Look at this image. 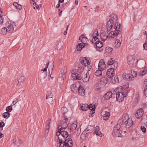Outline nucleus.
<instances>
[{
	"label": "nucleus",
	"mask_w": 147,
	"mask_h": 147,
	"mask_svg": "<svg viewBox=\"0 0 147 147\" xmlns=\"http://www.w3.org/2000/svg\"><path fill=\"white\" fill-rule=\"evenodd\" d=\"M12 107L10 106H7L6 108V111L8 113L12 111Z\"/></svg>",
	"instance_id": "obj_51"
},
{
	"label": "nucleus",
	"mask_w": 147,
	"mask_h": 147,
	"mask_svg": "<svg viewBox=\"0 0 147 147\" xmlns=\"http://www.w3.org/2000/svg\"><path fill=\"white\" fill-rule=\"evenodd\" d=\"M116 99L119 102L124 100L123 93L122 92H117L116 94Z\"/></svg>",
	"instance_id": "obj_9"
},
{
	"label": "nucleus",
	"mask_w": 147,
	"mask_h": 147,
	"mask_svg": "<svg viewBox=\"0 0 147 147\" xmlns=\"http://www.w3.org/2000/svg\"><path fill=\"white\" fill-rule=\"evenodd\" d=\"M92 42L93 43L96 44V47L97 48H98L99 49H100L103 46V44L101 41H99V38H96V41Z\"/></svg>",
	"instance_id": "obj_17"
},
{
	"label": "nucleus",
	"mask_w": 147,
	"mask_h": 147,
	"mask_svg": "<svg viewBox=\"0 0 147 147\" xmlns=\"http://www.w3.org/2000/svg\"><path fill=\"white\" fill-rule=\"evenodd\" d=\"M108 82L107 78V77H103L101 78L100 81V84L102 86H105Z\"/></svg>",
	"instance_id": "obj_20"
},
{
	"label": "nucleus",
	"mask_w": 147,
	"mask_h": 147,
	"mask_svg": "<svg viewBox=\"0 0 147 147\" xmlns=\"http://www.w3.org/2000/svg\"><path fill=\"white\" fill-rule=\"evenodd\" d=\"M67 67L65 66L63 67L60 71V74L63 75V77H65L66 73L67 72Z\"/></svg>",
	"instance_id": "obj_26"
},
{
	"label": "nucleus",
	"mask_w": 147,
	"mask_h": 147,
	"mask_svg": "<svg viewBox=\"0 0 147 147\" xmlns=\"http://www.w3.org/2000/svg\"><path fill=\"white\" fill-rule=\"evenodd\" d=\"M117 19V16L116 15L113 16V17L109 19L106 24V29L108 32H110L112 29L113 24L114 21H116Z\"/></svg>",
	"instance_id": "obj_5"
},
{
	"label": "nucleus",
	"mask_w": 147,
	"mask_h": 147,
	"mask_svg": "<svg viewBox=\"0 0 147 147\" xmlns=\"http://www.w3.org/2000/svg\"><path fill=\"white\" fill-rule=\"evenodd\" d=\"M90 76L89 72H87L84 76L82 77V78L83 82L85 83L88 82L89 80Z\"/></svg>",
	"instance_id": "obj_15"
},
{
	"label": "nucleus",
	"mask_w": 147,
	"mask_h": 147,
	"mask_svg": "<svg viewBox=\"0 0 147 147\" xmlns=\"http://www.w3.org/2000/svg\"><path fill=\"white\" fill-rule=\"evenodd\" d=\"M94 129V127L93 126H89L86 130V134H88L89 133H91L93 131Z\"/></svg>",
	"instance_id": "obj_25"
},
{
	"label": "nucleus",
	"mask_w": 147,
	"mask_h": 147,
	"mask_svg": "<svg viewBox=\"0 0 147 147\" xmlns=\"http://www.w3.org/2000/svg\"><path fill=\"white\" fill-rule=\"evenodd\" d=\"M110 78H111L110 81L112 83L115 84L118 82L119 80L118 77H114V76H113V77H111Z\"/></svg>",
	"instance_id": "obj_29"
},
{
	"label": "nucleus",
	"mask_w": 147,
	"mask_h": 147,
	"mask_svg": "<svg viewBox=\"0 0 147 147\" xmlns=\"http://www.w3.org/2000/svg\"><path fill=\"white\" fill-rule=\"evenodd\" d=\"M143 47L144 49H147V44L146 41L145 42L144 44H143Z\"/></svg>",
	"instance_id": "obj_59"
},
{
	"label": "nucleus",
	"mask_w": 147,
	"mask_h": 147,
	"mask_svg": "<svg viewBox=\"0 0 147 147\" xmlns=\"http://www.w3.org/2000/svg\"><path fill=\"white\" fill-rule=\"evenodd\" d=\"M57 128L58 129V131L57 132L56 135L58 136L57 140L59 143H60V147H72L73 141L72 140H68V139H65V140L63 141L62 139H59L60 137L59 136L61 135V130L58 127H57Z\"/></svg>",
	"instance_id": "obj_2"
},
{
	"label": "nucleus",
	"mask_w": 147,
	"mask_h": 147,
	"mask_svg": "<svg viewBox=\"0 0 147 147\" xmlns=\"http://www.w3.org/2000/svg\"><path fill=\"white\" fill-rule=\"evenodd\" d=\"M86 131L85 130L81 135V138L82 140L85 139L86 137Z\"/></svg>",
	"instance_id": "obj_45"
},
{
	"label": "nucleus",
	"mask_w": 147,
	"mask_h": 147,
	"mask_svg": "<svg viewBox=\"0 0 147 147\" xmlns=\"http://www.w3.org/2000/svg\"><path fill=\"white\" fill-rule=\"evenodd\" d=\"M78 87L76 84H74L71 86V89L72 92L74 93L77 92Z\"/></svg>",
	"instance_id": "obj_23"
},
{
	"label": "nucleus",
	"mask_w": 147,
	"mask_h": 147,
	"mask_svg": "<svg viewBox=\"0 0 147 147\" xmlns=\"http://www.w3.org/2000/svg\"><path fill=\"white\" fill-rule=\"evenodd\" d=\"M61 112L62 114H65L67 112V109L65 107H62L61 109Z\"/></svg>",
	"instance_id": "obj_38"
},
{
	"label": "nucleus",
	"mask_w": 147,
	"mask_h": 147,
	"mask_svg": "<svg viewBox=\"0 0 147 147\" xmlns=\"http://www.w3.org/2000/svg\"><path fill=\"white\" fill-rule=\"evenodd\" d=\"M113 67H112V68H113L114 70L115 69H116L118 67V63L117 62H116V61H114V63H113Z\"/></svg>",
	"instance_id": "obj_47"
},
{
	"label": "nucleus",
	"mask_w": 147,
	"mask_h": 147,
	"mask_svg": "<svg viewBox=\"0 0 147 147\" xmlns=\"http://www.w3.org/2000/svg\"><path fill=\"white\" fill-rule=\"evenodd\" d=\"M53 97V95L52 92H48L46 95V98H48Z\"/></svg>",
	"instance_id": "obj_52"
},
{
	"label": "nucleus",
	"mask_w": 147,
	"mask_h": 147,
	"mask_svg": "<svg viewBox=\"0 0 147 147\" xmlns=\"http://www.w3.org/2000/svg\"><path fill=\"white\" fill-rule=\"evenodd\" d=\"M144 113V111L142 108H140L138 109L136 114V117L138 119L142 117Z\"/></svg>",
	"instance_id": "obj_11"
},
{
	"label": "nucleus",
	"mask_w": 147,
	"mask_h": 147,
	"mask_svg": "<svg viewBox=\"0 0 147 147\" xmlns=\"http://www.w3.org/2000/svg\"><path fill=\"white\" fill-rule=\"evenodd\" d=\"M80 61L81 64L83 65L86 66L89 65L90 64L89 60H87L86 57H81L80 59Z\"/></svg>",
	"instance_id": "obj_10"
},
{
	"label": "nucleus",
	"mask_w": 147,
	"mask_h": 147,
	"mask_svg": "<svg viewBox=\"0 0 147 147\" xmlns=\"http://www.w3.org/2000/svg\"><path fill=\"white\" fill-rule=\"evenodd\" d=\"M10 115V114L9 113H8L7 112H5L3 113V116L4 118L6 119L8 118Z\"/></svg>",
	"instance_id": "obj_42"
},
{
	"label": "nucleus",
	"mask_w": 147,
	"mask_h": 147,
	"mask_svg": "<svg viewBox=\"0 0 147 147\" xmlns=\"http://www.w3.org/2000/svg\"><path fill=\"white\" fill-rule=\"evenodd\" d=\"M7 32V28L4 27L2 29L0 33L1 34L3 35H5L6 34Z\"/></svg>",
	"instance_id": "obj_39"
},
{
	"label": "nucleus",
	"mask_w": 147,
	"mask_h": 147,
	"mask_svg": "<svg viewBox=\"0 0 147 147\" xmlns=\"http://www.w3.org/2000/svg\"><path fill=\"white\" fill-rule=\"evenodd\" d=\"M86 38L84 35H82L80 36L79 39L82 41V43H84V42H85V40H86Z\"/></svg>",
	"instance_id": "obj_37"
},
{
	"label": "nucleus",
	"mask_w": 147,
	"mask_h": 147,
	"mask_svg": "<svg viewBox=\"0 0 147 147\" xmlns=\"http://www.w3.org/2000/svg\"><path fill=\"white\" fill-rule=\"evenodd\" d=\"M63 45V42L62 41H60L57 44L58 49V46H60L61 47H62Z\"/></svg>",
	"instance_id": "obj_54"
},
{
	"label": "nucleus",
	"mask_w": 147,
	"mask_h": 147,
	"mask_svg": "<svg viewBox=\"0 0 147 147\" xmlns=\"http://www.w3.org/2000/svg\"><path fill=\"white\" fill-rule=\"evenodd\" d=\"M123 77L125 80L129 81L133 80V78H131V74H128L125 73L123 75Z\"/></svg>",
	"instance_id": "obj_12"
},
{
	"label": "nucleus",
	"mask_w": 147,
	"mask_h": 147,
	"mask_svg": "<svg viewBox=\"0 0 147 147\" xmlns=\"http://www.w3.org/2000/svg\"><path fill=\"white\" fill-rule=\"evenodd\" d=\"M106 75L108 77L111 78L115 75L114 69L113 68L109 69L107 72Z\"/></svg>",
	"instance_id": "obj_8"
},
{
	"label": "nucleus",
	"mask_w": 147,
	"mask_h": 147,
	"mask_svg": "<svg viewBox=\"0 0 147 147\" xmlns=\"http://www.w3.org/2000/svg\"><path fill=\"white\" fill-rule=\"evenodd\" d=\"M141 129L143 133H145L146 131V129L144 126H141Z\"/></svg>",
	"instance_id": "obj_55"
},
{
	"label": "nucleus",
	"mask_w": 147,
	"mask_h": 147,
	"mask_svg": "<svg viewBox=\"0 0 147 147\" xmlns=\"http://www.w3.org/2000/svg\"><path fill=\"white\" fill-rule=\"evenodd\" d=\"M4 20L3 16H0V24H3Z\"/></svg>",
	"instance_id": "obj_60"
},
{
	"label": "nucleus",
	"mask_w": 147,
	"mask_h": 147,
	"mask_svg": "<svg viewBox=\"0 0 147 147\" xmlns=\"http://www.w3.org/2000/svg\"><path fill=\"white\" fill-rule=\"evenodd\" d=\"M147 73V67H145L143 70L140 72L139 75L140 76H142L146 75Z\"/></svg>",
	"instance_id": "obj_31"
},
{
	"label": "nucleus",
	"mask_w": 147,
	"mask_h": 147,
	"mask_svg": "<svg viewBox=\"0 0 147 147\" xmlns=\"http://www.w3.org/2000/svg\"><path fill=\"white\" fill-rule=\"evenodd\" d=\"M115 46L116 48H119L121 46V42L119 40H117L115 42Z\"/></svg>",
	"instance_id": "obj_35"
},
{
	"label": "nucleus",
	"mask_w": 147,
	"mask_h": 147,
	"mask_svg": "<svg viewBox=\"0 0 147 147\" xmlns=\"http://www.w3.org/2000/svg\"><path fill=\"white\" fill-rule=\"evenodd\" d=\"M78 69L73 70L72 72V77L74 80H80L82 79L81 75L80 74L83 71L84 68L79 66Z\"/></svg>",
	"instance_id": "obj_4"
},
{
	"label": "nucleus",
	"mask_w": 147,
	"mask_h": 147,
	"mask_svg": "<svg viewBox=\"0 0 147 147\" xmlns=\"http://www.w3.org/2000/svg\"><path fill=\"white\" fill-rule=\"evenodd\" d=\"M77 127V125L75 123H73L69 127V128L71 131H73Z\"/></svg>",
	"instance_id": "obj_40"
},
{
	"label": "nucleus",
	"mask_w": 147,
	"mask_h": 147,
	"mask_svg": "<svg viewBox=\"0 0 147 147\" xmlns=\"http://www.w3.org/2000/svg\"><path fill=\"white\" fill-rule=\"evenodd\" d=\"M144 94L146 97H147V86H146L144 89Z\"/></svg>",
	"instance_id": "obj_58"
},
{
	"label": "nucleus",
	"mask_w": 147,
	"mask_h": 147,
	"mask_svg": "<svg viewBox=\"0 0 147 147\" xmlns=\"http://www.w3.org/2000/svg\"><path fill=\"white\" fill-rule=\"evenodd\" d=\"M121 24L119 22H116L115 24V28L116 30L113 31H111L108 34V32H104L100 34V37L102 41H105L107 40L108 37H114L115 36L121 34L122 29L121 28Z\"/></svg>",
	"instance_id": "obj_1"
},
{
	"label": "nucleus",
	"mask_w": 147,
	"mask_h": 147,
	"mask_svg": "<svg viewBox=\"0 0 147 147\" xmlns=\"http://www.w3.org/2000/svg\"><path fill=\"white\" fill-rule=\"evenodd\" d=\"M13 5L15 6L16 8L17 9L21 10L22 8V6L20 4H19L17 3V2H14L13 4Z\"/></svg>",
	"instance_id": "obj_33"
},
{
	"label": "nucleus",
	"mask_w": 147,
	"mask_h": 147,
	"mask_svg": "<svg viewBox=\"0 0 147 147\" xmlns=\"http://www.w3.org/2000/svg\"><path fill=\"white\" fill-rule=\"evenodd\" d=\"M49 64V61H48V62L47 63V65L45 67V68L41 70V71H43L46 72L47 70V68H48V66Z\"/></svg>",
	"instance_id": "obj_53"
},
{
	"label": "nucleus",
	"mask_w": 147,
	"mask_h": 147,
	"mask_svg": "<svg viewBox=\"0 0 147 147\" xmlns=\"http://www.w3.org/2000/svg\"><path fill=\"white\" fill-rule=\"evenodd\" d=\"M115 129H116L115 128ZM121 130H117L115 129L113 130V135L114 136L116 137H121L122 135L121 134Z\"/></svg>",
	"instance_id": "obj_18"
},
{
	"label": "nucleus",
	"mask_w": 147,
	"mask_h": 147,
	"mask_svg": "<svg viewBox=\"0 0 147 147\" xmlns=\"http://www.w3.org/2000/svg\"><path fill=\"white\" fill-rule=\"evenodd\" d=\"M101 115L103 117L104 120H107L109 116L110 113L109 112L103 111L101 112Z\"/></svg>",
	"instance_id": "obj_13"
},
{
	"label": "nucleus",
	"mask_w": 147,
	"mask_h": 147,
	"mask_svg": "<svg viewBox=\"0 0 147 147\" xmlns=\"http://www.w3.org/2000/svg\"><path fill=\"white\" fill-rule=\"evenodd\" d=\"M49 130H45V137H47L48 136V133L49 132Z\"/></svg>",
	"instance_id": "obj_64"
},
{
	"label": "nucleus",
	"mask_w": 147,
	"mask_h": 147,
	"mask_svg": "<svg viewBox=\"0 0 147 147\" xmlns=\"http://www.w3.org/2000/svg\"><path fill=\"white\" fill-rule=\"evenodd\" d=\"M88 109H89L91 111H92V113H94L96 107L95 105L93 104H91V105H88Z\"/></svg>",
	"instance_id": "obj_28"
},
{
	"label": "nucleus",
	"mask_w": 147,
	"mask_h": 147,
	"mask_svg": "<svg viewBox=\"0 0 147 147\" xmlns=\"http://www.w3.org/2000/svg\"><path fill=\"white\" fill-rule=\"evenodd\" d=\"M78 91L79 94L82 96H84L85 94V90L83 86L80 85L78 88Z\"/></svg>",
	"instance_id": "obj_14"
},
{
	"label": "nucleus",
	"mask_w": 147,
	"mask_h": 147,
	"mask_svg": "<svg viewBox=\"0 0 147 147\" xmlns=\"http://www.w3.org/2000/svg\"><path fill=\"white\" fill-rule=\"evenodd\" d=\"M85 46V43H81L78 44L77 45L76 47V49L77 51H80L82 50L83 48Z\"/></svg>",
	"instance_id": "obj_22"
},
{
	"label": "nucleus",
	"mask_w": 147,
	"mask_h": 147,
	"mask_svg": "<svg viewBox=\"0 0 147 147\" xmlns=\"http://www.w3.org/2000/svg\"><path fill=\"white\" fill-rule=\"evenodd\" d=\"M62 11H63L62 9H59V16H61V13L62 12Z\"/></svg>",
	"instance_id": "obj_63"
},
{
	"label": "nucleus",
	"mask_w": 147,
	"mask_h": 147,
	"mask_svg": "<svg viewBox=\"0 0 147 147\" xmlns=\"http://www.w3.org/2000/svg\"><path fill=\"white\" fill-rule=\"evenodd\" d=\"M98 66L99 69H101L102 70H103L105 68V64L103 59H101L100 61Z\"/></svg>",
	"instance_id": "obj_16"
},
{
	"label": "nucleus",
	"mask_w": 147,
	"mask_h": 147,
	"mask_svg": "<svg viewBox=\"0 0 147 147\" xmlns=\"http://www.w3.org/2000/svg\"><path fill=\"white\" fill-rule=\"evenodd\" d=\"M112 93L111 91H108L103 96L104 100H108L112 97Z\"/></svg>",
	"instance_id": "obj_19"
},
{
	"label": "nucleus",
	"mask_w": 147,
	"mask_h": 147,
	"mask_svg": "<svg viewBox=\"0 0 147 147\" xmlns=\"http://www.w3.org/2000/svg\"><path fill=\"white\" fill-rule=\"evenodd\" d=\"M121 127V125H120L119 124H117L116 125L115 127H114L113 130H115V128L116 130H120V129Z\"/></svg>",
	"instance_id": "obj_49"
},
{
	"label": "nucleus",
	"mask_w": 147,
	"mask_h": 147,
	"mask_svg": "<svg viewBox=\"0 0 147 147\" xmlns=\"http://www.w3.org/2000/svg\"><path fill=\"white\" fill-rule=\"evenodd\" d=\"M114 60H113V58H111L109 60L107 63V64L109 65H111L113 64L114 63Z\"/></svg>",
	"instance_id": "obj_48"
},
{
	"label": "nucleus",
	"mask_w": 147,
	"mask_h": 147,
	"mask_svg": "<svg viewBox=\"0 0 147 147\" xmlns=\"http://www.w3.org/2000/svg\"><path fill=\"white\" fill-rule=\"evenodd\" d=\"M47 100V102L50 103H52L53 102V97H51L48 98L47 99H46Z\"/></svg>",
	"instance_id": "obj_50"
},
{
	"label": "nucleus",
	"mask_w": 147,
	"mask_h": 147,
	"mask_svg": "<svg viewBox=\"0 0 147 147\" xmlns=\"http://www.w3.org/2000/svg\"><path fill=\"white\" fill-rule=\"evenodd\" d=\"M13 141L14 144L17 145H19L20 144L22 143L21 141L18 138L14 139Z\"/></svg>",
	"instance_id": "obj_36"
},
{
	"label": "nucleus",
	"mask_w": 147,
	"mask_h": 147,
	"mask_svg": "<svg viewBox=\"0 0 147 147\" xmlns=\"http://www.w3.org/2000/svg\"><path fill=\"white\" fill-rule=\"evenodd\" d=\"M81 129L80 128H78L74 133V134L76 136H78L80 133Z\"/></svg>",
	"instance_id": "obj_41"
},
{
	"label": "nucleus",
	"mask_w": 147,
	"mask_h": 147,
	"mask_svg": "<svg viewBox=\"0 0 147 147\" xmlns=\"http://www.w3.org/2000/svg\"><path fill=\"white\" fill-rule=\"evenodd\" d=\"M105 51L107 53H110L112 51L113 49L109 47H107L105 49Z\"/></svg>",
	"instance_id": "obj_46"
},
{
	"label": "nucleus",
	"mask_w": 147,
	"mask_h": 147,
	"mask_svg": "<svg viewBox=\"0 0 147 147\" xmlns=\"http://www.w3.org/2000/svg\"><path fill=\"white\" fill-rule=\"evenodd\" d=\"M100 130V127L98 126H96V127L95 131L94 132V134H96V132Z\"/></svg>",
	"instance_id": "obj_56"
},
{
	"label": "nucleus",
	"mask_w": 147,
	"mask_h": 147,
	"mask_svg": "<svg viewBox=\"0 0 147 147\" xmlns=\"http://www.w3.org/2000/svg\"><path fill=\"white\" fill-rule=\"evenodd\" d=\"M131 78H133V80L135 77H136L137 76V71H131Z\"/></svg>",
	"instance_id": "obj_43"
},
{
	"label": "nucleus",
	"mask_w": 147,
	"mask_h": 147,
	"mask_svg": "<svg viewBox=\"0 0 147 147\" xmlns=\"http://www.w3.org/2000/svg\"><path fill=\"white\" fill-rule=\"evenodd\" d=\"M48 74H47V73H46V74L44 75L43 76H42V77L43 78L45 79L47 77H48V78H49V75H48Z\"/></svg>",
	"instance_id": "obj_62"
},
{
	"label": "nucleus",
	"mask_w": 147,
	"mask_h": 147,
	"mask_svg": "<svg viewBox=\"0 0 147 147\" xmlns=\"http://www.w3.org/2000/svg\"><path fill=\"white\" fill-rule=\"evenodd\" d=\"M63 117L64 119L63 120L60 121V122L58 123V127L61 130L63 129L66 128L67 127L68 124L67 123V121L68 119L67 117L65 116V115H63Z\"/></svg>",
	"instance_id": "obj_7"
},
{
	"label": "nucleus",
	"mask_w": 147,
	"mask_h": 147,
	"mask_svg": "<svg viewBox=\"0 0 147 147\" xmlns=\"http://www.w3.org/2000/svg\"><path fill=\"white\" fill-rule=\"evenodd\" d=\"M25 79V78L24 76L22 75L20 76L18 78V85L20 86L22 83Z\"/></svg>",
	"instance_id": "obj_21"
},
{
	"label": "nucleus",
	"mask_w": 147,
	"mask_h": 147,
	"mask_svg": "<svg viewBox=\"0 0 147 147\" xmlns=\"http://www.w3.org/2000/svg\"><path fill=\"white\" fill-rule=\"evenodd\" d=\"M88 105L87 104H83L81 105V109L82 111H86L88 109Z\"/></svg>",
	"instance_id": "obj_30"
},
{
	"label": "nucleus",
	"mask_w": 147,
	"mask_h": 147,
	"mask_svg": "<svg viewBox=\"0 0 147 147\" xmlns=\"http://www.w3.org/2000/svg\"><path fill=\"white\" fill-rule=\"evenodd\" d=\"M102 70L101 69H99L98 70L96 71L95 73V75L97 77H99L102 75Z\"/></svg>",
	"instance_id": "obj_34"
},
{
	"label": "nucleus",
	"mask_w": 147,
	"mask_h": 147,
	"mask_svg": "<svg viewBox=\"0 0 147 147\" xmlns=\"http://www.w3.org/2000/svg\"><path fill=\"white\" fill-rule=\"evenodd\" d=\"M96 135L99 136L101 137L102 136V134L99 130L98 131H97L96 133Z\"/></svg>",
	"instance_id": "obj_57"
},
{
	"label": "nucleus",
	"mask_w": 147,
	"mask_h": 147,
	"mask_svg": "<svg viewBox=\"0 0 147 147\" xmlns=\"http://www.w3.org/2000/svg\"><path fill=\"white\" fill-rule=\"evenodd\" d=\"M30 3L33 5L35 4V7H34V9H38L39 6L36 3L35 1H34V0H32V1L30 2Z\"/></svg>",
	"instance_id": "obj_44"
},
{
	"label": "nucleus",
	"mask_w": 147,
	"mask_h": 147,
	"mask_svg": "<svg viewBox=\"0 0 147 147\" xmlns=\"http://www.w3.org/2000/svg\"><path fill=\"white\" fill-rule=\"evenodd\" d=\"M5 125V123L3 122H0V127L3 128Z\"/></svg>",
	"instance_id": "obj_61"
},
{
	"label": "nucleus",
	"mask_w": 147,
	"mask_h": 147,
	"mask_svg": "<svg viewBox=\"0 0 147 147\" xmlns=\"http://www.w3.org/2000/svg\"><path fill=\"white\" fill-rule=\"evenodd\" d=\"M98 32L96 30H94L92 34L93 38L92 40V42H94V41H96V38H98L97 37V36H98Z\"/></svg>",
	"instance_id": "obj_24"
},
{
	"label": "nucleus",
	"mask_w": 147,
	"mask_h": 147,
	"mask_svg": "<svg viewBox=\"0 0 147 147\" xmlns=\"http://www.w3.org/2000/svg\"><path fill=\"white\" fill-rule=\"evenodd\" d=\"M119 122L123 123L127 128H129L133 125V122L131 118H129L127 115H123L119 119Z\"/></svg>",
	"instance_id": "obj_3"
},
{
	"label": "nucleus",
	"mask_w": 147,
	"mask_h": 147,
	"mask_svg": "<svg viewBox=\"0 0 147 147\" xmlns=\"http://www.w3.org/2000/svg\"><path fill=\"white\" fill-rule=\"evenodd\" d=\"M127 63L129 64H133L134 62V59L132 56H128L127 58Z\"/></svg>",
	"instance_id": "obj_27"
},
{
	"label": "nucleus",
	"mask_w": 147,
	"mask_h": 147,
	"mask_svg": "<svg viewBox=\"0 0 147 147\" xmlns=\"http://www.w3.org/2000/svg\"><path fill=\"white\" fill-rule=\"evenodd\" d=\"M61 135L63 138H66L69 136L68 132L65 131L61 130Z\"/></svg>",
	"instance_id": "obj_32"
},
{
	"label": "nucleus",
	"mask_w": 147,
	"mask_h": 147,
	"mask_svg": "<svg viewBox=\"0 0 147 147\" xmlns=\"http://www.w3.org/2000/svg\"><path fill=\"white\" fill-rule=\"evenodd\" d=\"M7 30V32L10 33L13 31L16 25L15 22H7L5 24Z\"/></svg>",
	"instance_id": "obj_6"
}]
</instances>
